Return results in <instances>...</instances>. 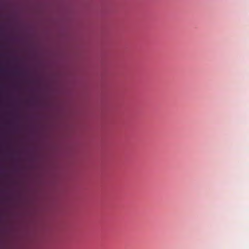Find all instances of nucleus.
Returning <instances> with one entry per match:
<instances>
[{
    "label": "nucleus",
    "mask_w": 249,
    "mask_h": 249,
    "mask_svg": "<svg viewBox=\"0 0 249 249\" xmlns=\"http://www.w3.org/2000/svg\"><path fill=\"white\" fill-rule=\"evenodd\" d=\"M1 71L2 72H4V71L3 70V69H2V70H1Z\"/></svg>",
    "instance_id": "obj_1"
}]
</instances>
